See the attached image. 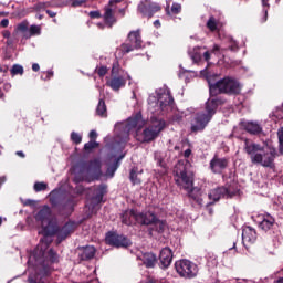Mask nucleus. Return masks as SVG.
<instances>
[{
	"label": "nucleus",
	"mask_w": 283,
	"mask_h": 283,
	"mask_svg": "<svg viewBox=\"0 0 283 283\" xmlns=\"http://www.w3.org/2000/svg\"><path fill=\"white\" fill-rule=\"evenodd\" d=\"M52 210L50 207L44 206L35 216V220L41 222L43 239L40 240L38 244L39 255L45 258V251H48V247L52 244V235L59 233V226L56 224V220L51 219Z\"/></svg>",
	"instance_id": "obj_1"
},
{
	"label": "nucleus",
	"mask_w": 283,
	"mask_h": 283,
	"mask_svg": "<svg viewBox=\"0 0 283 283\" xmlns=\"http://www.w3.org/2000/svg\"><path fill=\"white\" fill-rule=\"evenodd\" d=\"M244 151L250 156L252 165H261V167H273L277 151L275 149L264 150V147L260 144L244 140Z\"/></svg>",
	"instance_id": "obj_2"
},
{
	"label": "nucleus",
	"mask_w": 283,
	"mask_h": 283,
	"mask_svg": "<svg viewBox=\"0 0 283 283\" xmlns=\"http://www.w3.org/2000/svg\"><path fill=\"white\" fill-rule=\"evenodd\" d=\"M175 181L180 189L187 191L190 198H193V172L191 171V164L189 161H179L175 166Z\"/></svg>",
	"instance_id": "obj_3"
},
{
	"label": "nucleus",
	"mask_w": 283,
	"mask_h": 283,
	"mask_svg": "<svg viewBox=\"0 0 283 283\" xmlns=\"http://www.w3.org/2000/svg\"><path fill=\"white\" fill-rule=\"evenodd\" d=\"M218 109V99L211 98L206 102L205 112L197 113L191 123V132H202L213 118Z\"/></svg>",
	"instance_id": "obj_4"
},
{
	"label": "nucleus",
	"mask_w": 283,
	"mask_h": 283,
	"mask_svg": "<svg viewBox=\"0 0 283 283\" xmlns=\"http://www.w3.org/2000/svg\"><path fill=\"white\" fill-rule=\"evenodd\" d=\"M156 95L157 97L154 95L148 97L149 109L153 112H165L174 105V97L171 96L169 87L164 85L156 91Z\"/></svg>",
	"instance_id": "obj_5"
},
{
	"label": "nucleus",
	"mask_w": 283,
	"mask_h": 283,
	"mask_svg": "<svg viewBox=\"0 0 283 283\" xmlns=\"http://www.w3.org/2000/svg\"><path fill=\"white\" fill-rule=\"evenodd\" d=\"M209 90L212 96H218V94H240L242 85L235 78L223 77L214 84L209 82Z\"/></svg>",
	"instance_id": "obj_6"
},
{
	"label": "nucleus",
	"mask_w": 283,
	"mask_h": 283,
	"mask_svg": "<svg viewBox=\"0 0 283 283\" xmlns=\"http://www.w3.org/2000/svg\"><path fill=\"white\" fill-rule=\"evenodd\" d=\"M175 269L180 277H196L198 275V265L189 260H179L175 263Z\"/></svg>",
	"instance_id": "obj_7"
},
{
	"label": "nucleus",
	"mask_w": 283,
	"mask_h": 283,
	"mask_svg": "<svg viewBox=\"0 0 283 283\" xmlns=\"http://www.w3.org/2000/svg\"><path fill=\"white\" fill-rule=\"evenodd\" d=\"M163 129H165V120L156 119L155 122L151 123L150 126H148L143 132V136H144L143 142L151 143V140H156V138H158Z\"/></svg>",
	"instance_id": "obj_8"
},
{
	"label": "nucleus",
	"mask_w": 283,
	"mask_h": 283,
	"mask_svg": "<svg viewBox=\"0 0 283 283\" xmlns=\"http://www.w3.org/2000/svg\"><path fill=\"white\" fill-rule=\"evenodd\" d=\"M125 216H133L135 222H138V224H156L158 222V217L151 211H142L138 212L136 210H130V212L126 213Z\"/></svg>",
	"instance_id": "obj_9"
},
{
	"label": "nucleus",
	"mask_w": 283,
	"mask_h": 283,
	"mask_svg": "<svg viewBox=\"0 0 283 283\" xmlns=\"http://www.w3.org/2000/svg\"><path fill=\"white\" fill-rule=\"evenodd\" d=\"M128 41L129 43H124L120 45V51L124 52V54H129V52H134V50H137L138 48L143 46L140 31H130L128 33Z\"/></svg>",
	"instance_id": "obj_10"
},
{
	"label": "nucleus",
	"mask_w": 283,
	"mask_h": 283,
	"mask_svg": "<svg viewBox=\"0 0 283 283\" xmlns=\"http://www.w3.org/2000/svg\"><path fill=\"white\" fill-rule=\"evenodd\" d=\"M145 127V119H143V115L139 113L134 117H129L126 125H125V132L128 134L130 132H140Z\"/></svg>",
	"instance_id": "obj_11"
},
{
	"label": "nucleus",
	"mask_w": 283,
	"mask_h": 283,
	"mask_svg": "<svg viewBox=\"0 0 283 283\" xmlns=\"http://www.w3.org/2000/svg\"><path fill=\"white\" fill-rule=\"evenodd\" d=\"M160 10V6L149 1L145 0L139 3L138 11L143 17H148V19H151L154 17L155 12H158Z\"/></svg>",
	"instance_id": "obj_12"
},
{
	"label": "nucleus",
	"mask_w": 283,
	"mask_h": 283,
	"mask_svg": "<svg viewBox=\"0 0 283 283\" xmlns=\"http://www.w3.org/2000/svg\"><path fill=\"white\" fill-rule=\"evenodd\" d=\"M106 242L107 244H111L112 247H117V248H120V247L127 248L130 244L129 239L114 232L107 233Z\"/></svg>",
	"instance_id": "obj_13"
},
{
	"label": "nucleus",
	"mask_w": 283,
	"mask_h": 283,
	"mask_svg": "<svg viewBox=\"0 0 283 283\" xmlns=\"http://www.w3.org/2000/svg\"><path fill=\"white\" fill-rule=\"evenodd\" d=\"M229 166V159L220 158L214 156L210 161V169L213 174H222L223 169H227Z\"/></svg>",
	"instance_id": "obj_14"
},
{
	"label": "nucleus",
	"mask_w": 283,
	"mask_h": 283,
	"mask_svg": "<svg viewBox=\"0 0 283 283\" xmlns=\"http://www.w3.org/2000/svg\"><path fill=\"white\" fill-rule=\"evenodd\" d=\"M229 198V190L226 187H218L208 193L209 200H212V202H218L220 198Z\"/></svg>",
	"instance_id": "obj_15"
},
{
	"label": "nucleus",
	"mask_w": 283,
	"mask_h": 283,
	"mask_svg": "<svg viewBox=\"0 0 283 283\" xmlns=\"http://www.w3.org/2000/svg\"><path fill=\"white\" fill-rule=\"evenodd\" d=\"M241 127H243L248 134H252V136L262 134V125H260L258 122H242Z\"/></svg>",
	"instance_id": "obj_16"
},
{
	"label": "nucleus",
	"mask_w": 283,
	"mask_h": 283,
	"mask_svg": "<svg viewBox=\"0 0 283 283\" xmlns=\"http://www.w3.org/2000/svg\"><path fill=\"white\" fill-rule=\"evenodd\" d=\"M159 260H160V264L164 266V269H167V266H170L171 261L174 260V252H171V249L164 248L160 251Z\"/></svg>",
	"instance_id": "obj_17"
},
{
	"label": "nucleus",
	"mask_w": 283,
	"mask_h": 283,
	"mask_svg": "<svg viewBox=\"0 0 283 283\" xmlns=\"http://www.w3.org/2000/svg\"><path fill=\"white\" fill-rule=\"evenodd\" d=\"M127 81L123 76H115L111 78L106 85H108L109 88L114 90V92H118L120 87H125Z\"/></svg>",
	"instance_id": "obj_18"
},
{
	"label": "nucleus",
	"mask_w": 283,
	"mask_h": 283,
	"mask_svg": "<svg viewBox=\"0 0 283 283\" xmlns=\"http://www.w3.org/2000/svg\"><path fill=\"white\" fill-rule=\"evenodd\" d=\"M73 232H74V223L69 222L59 231L57 239L60 240V242H62V240H65V238H67V235H70V233H73Z\"/></svg>",
	"instance_id": "obj_19"
},
{
	"label": "nucleus",
	"mask_w": 283,
	"mask_h": 283,
	"mask_svg": "<svg viewBox=\"0 0 283 283\" xmlns=\"http://www.w3.org/2000/svg\"><path fill=\"white\" fill-rule=\"evenodd\" d=\"M242 238L245 242H255V240H258V233L255 232V229L247 227L242 231Z\"/></svg>",
	"instance_id": "obj_20"
},
{
	"label": "nucleus",
	"mask_w": 283,
	"mask_h": 283,
	"mask_svg": "<svg viewBox=\"0 0 283 283\" xmlns=\"http://www.w3.org/2000/svg\"><path fill=\"white\" fill-rule=\"evenodd\" d=\"M80 251H82L80 254L81 260H92L96 255V248L92 245L81 248Z\"/></svg>",
	"instance_id": "obj_21"
},
{
	"label": "nucleus",
	"mask_w": 283,
	"mask_h": 283,
	"mask_svg": "<svg viewBox=\"0 0 283 283\" xmlns=\"http://www.w3.org/2000/svg\"><path fill=\"white\" fill-rule=\"evenodd\" d=\"M273 224H275V219L271 214H265L263 220L260 222V228L263 231H271V229H273Z\"/></svg>",
	"instance_id": "obj_22"
},
{
	"label": "nucleus",
	"mask_w": 283,
	"mask_h": 283,
	"mask_svg": "<svg viewBox=\"0 0 283 283\" xmlns=\"http://www.w3.org/2000/svg\"><path fill=\"white\" fill-rule=\"evenodd\" d=\"M107 193V186L103 185L95 189V197L93 198L94 202H103V197Z\"/></svg>",
	"instance_id": "obj_23"
},
{
	"label": "nucleus",
	"mask_w": 283,
	"mask_h": 283,
	"mask_svg": "<svg viewBox=\"0 0 283 283\" xmlns=\"http://www.w3.org/2000/svg\"><path fill=\"white\" fill-rule=\"evenodd\" d=\"M143 263L148 269H151L156 265V255L154 253H145L142 256Z\"/></svg>",
	"instance_id": "obj_24"
},
{
	"label": "nucleus",
	"mask_w": 283,
	"mask_h": 283,
	"mask_svg": "<svg viewBox=\"0 0 283 283\" xmlns=\"http://www.w3.org/2000/svg\"><path fill=\"white\" fill-rule=\"evenodd\" d=\"M104 21L106 25H108V28H112V25L116 23V18L114 17V12L112 11V8H105Z\"/></svg>",
	"instance_id": "obj_25"
},
{
	"label": "nucleus",
	"mask_w": 283,
	"mask_h": 283,
	"mask_svg": "<svg viewBox=\"0 0 283 283\" xmlns=\"http://www.w3.org/2000/svg\"><path fill=\"white\" fill-rule=\"evenodd\" d=\"M180 12H182V6L178 2H174L170 9L169 6L166 7V14H168V17L180 14Z\"/></svg>",
	"instance_id": "obj_26"
},
{
	"label": "nucleus",
	"mask_w": 283,
	"mask_h": 283,
	"mask_svg": "<svg viewBox=\"0 0 283 283\" xmlns=\"http://www.w3.org/2000/svg\"><path fill=\"white\" fill-rule=\"evenodd\" d=\"M41 35V25L32 24L29 28V32L24 33L25 39H31V36H39Z\"/></svg>",
	"instance_id": "obj_27"
},
{
	"label": "nucleus",
	"mask_w": 283,
	"mask_h": 283,
	"mask_svg": "<svg viewBox=\"0 0 283 283\" xmlns=\"http://www.w3.org/2000/svg\"><path fill=\"white\" fill-rule=\"evenodd\" d=\"M97 116L102 118H107V105H105V101L99 99L97 108H96Z\"/></svg>",
	"instance_id": "obj_28"
},
{
	"label": "nucleus",
	"mask_w": 283,
	"mask_h": 283,
	"mask_svg": "<svg viewBox=\"0 0 283 283\" xmlns=\"http://www.w3.org/2000/svg\"><path fill=\"white\" fill-rule=\"evenodd\" d=\"M90 174H96V176H101V160L95 159L91 161L88 166Z\"/></svg>",
	"instance_id": "obj_29"
},
{
	"label": "nucleus",
	"mask_w": 283,
	"mask_h": 283,
	"mask_svg": "<svg viewBox=\"0 0 283 283\" xmlns=\"http://www.w3.org/2000/svg\"><path fill=\"white\" fill-rule=\"evenodd\" d=\"M189 55L193 63H200V61H202V53H200V48H195L189 52Z\"/></svg>",
	"instance_id": "obj_30"
},
{
	"label": "nucleus",
	"mask_w": 283,
	"mask_h": 283,
	"mask_svg": "<svg viewBox=\"0 0 283 283\" xmlns=\"http://www.w3.org/2000/svg\"><path fill=\"white\" fill-rule=\"evenodd\" d=\"M10 72H11V76H23L24 70L22 65L13 64Z\"/></svg>",
	"instance_id": "obj_31"
},
{
	"label": "nucleus",
	"mask_w": 283,
	"mask_h": 283,
	"mask_svg": "<svg viewBox=\"0 0 283 283\" xmlns=\"http://www.w3.org/2000/svg\"><path fill=\"white\" fill-rule=\"evenodd\" d=\"M207 28L210 32H216L218 30V20L213 15H211L207 22Z\"/></svg>",
	"instance_id": "obj_32"
},
{
	"label": "nucleus",
	"mask_w": 283,
	"mask_h": 283,
	"mask_svg": "<svg viewBox=\"0 0 283 283\" xmlns=\"http://www.w3.org/2000/svg\"><path fill=\"white\" fill-rule=\"evenodd\" d=\"M129 212H132V210L124 212V214L122 216L123 224L129 226V224H132V222H134V220H136V219H134V216H132V214L127 216V213H129Z\"/></svg>",
	"instance_id": "obj_33"
},
{
	"label": "nucleus",
	"mask_w": 283,
	"mask_h": 283,
	"mask_svg": "<svg viewBox=\"0 0 283 283\" xmlns=\"http://www.w3.org/2000/svg\"><path fill=\"white\" fill-rule=\"evenodd\" d=\"M116 169H118V161L109 166L106 170V176L108 178H114V174H116Z\"/></svg>",
	"instance_id": "obj_34"
},
{
	"label": "nucleus",
	"mask_w": 283,
	"mask_h": 283,
	"mask_svg": "<svg viewBox=\"0 0 283 283\" xmlns=\"http://www.w3.org/2000/svg\"><path fill=\"white\" fill-rule=\"evenodd\" d=\"M71 140L73 143H75V145H81V143L83 142V137L78 133L72 132L71 133Z\"/></svg>",
	"instance_id": "obj_35"
},
{
	"label": "nucleus",
	"mask_w": 283,
	"mask_h": 283,
	"mask_svg": "<svg viewBox=\"0 0 283 283\" xmlns=\"http://www.w3.org/2000/svg\"><path fill=\"white\" fill-rule=\"evenodd\" d=\"M130 180L133 185H140V179L138 178V172L136 171V169H133L130 171Z\"/></svg>",
	"instance_id": "obj_36"
},
{
	"label": "nucleus",
	"mask_w": 283,
	"mask_h": 283,
	"mask_svg": "<svg viewBox=\"0 0 283 283\" xmlns=\"http://www.w3.org/2000/svg\"><path fill=\"white\" fill-rule=\"evenodd\" d=\"M98 147V143L91 140L84 145L85 151H92V149H96Z\"/></svg>",
	"instance_id": "obj_37"
},
{
	"label": "nucleus",
	"mask_w": 283,
	"mask_h": 283,
	"mask_svg": "<svg viewBox=\"0 0 283 283\" xmlns=\"http://www.w3.org/2000/svg\"><path fill=\"white\" fill-rule=\"evenodd\" d=\"M48 189V184L45 182H35L34 184V191H45Z\"/></svg>",
	"instance_id": "obj_38"
},
{
	"label": "nucleus",
	"mask_w": 283,
	"mask_h": 283,
	"mask_svg": "<svg viewBox=\"0 0 283 283\" xmlns=\"http://www.w3.org/2000/svg\"><path fill=\"white\" fill-rule=\"evenodd\" d=\"M48 258L51 262H59V254H56V252H54V250H50L48 252Z\"/></svg>",
	"instance_id": "obj_39"
},
{
	"label": "nucleus",
	"mask_w": 283,
	"mask_h": 283,
	"mask_svg": "<svg viewBox=\"0 0 283 283\" xmlns=\"http://www.w3.org/2000/svg\"><path fill=\"white\" fill-rule=\"evenodd\" d=\"M17 30L19 32H23V34H28V32H29L28 31V23L22 22V23L18 24Z\"/></svg>",
	"instance_id": "obj_40"
},
{
	"label": "nucleus",
	"mask_w": 283,
	"mask_h": 283,
	"mask_svg": "<svg viewBox=\"0 0 283 283\" xmlns=\"http://www.w3.org/2000/svg\"><path fill=\"white\" fill-rule=\"evenodd\" d=\"M49 6H50V2H39V3L35 6V9H36V10H45Z\"/></svg>",
	"instance_id": "obj_41"
},
{
	"label": "nucleus",
	"mask_w": 283,
	"mask_h": 283,
	"mask_svg": "<svg viewBox=\"0 0 283 283\" xmlns=\"http://www.w3.org/2000/svg\"><path fill=\"white\" fill-rule=\"evenodd\" d=\"M97 74L98 76H105V74H107V66H101L97 69Z\"/></svg>",
	"instance_id": "obj_42"
},
{
	"label": "nucleus",
	"mask_w": 283,
	"mask_h": 283,
	"mask_svg": "<svg viewBox=\"0 0 283 283\" xmlns=\"http://www.w3.org/2000/svg\"><path fill=\"white\" fill-rule=\"evenodd\" d=\"M277 137H279V143L280 145L283 144V127H281L279 130H277Z\"/></svg>",
	"instance_id": "obj_43"
},
{
	"label": "nucleus",
	"mask_w": 283,
	"mask_h": 283,
	"mask_svg": "<svg viewBox=\"0 0 283 283\" xmlns=\"http://www.w3.org/2000/svg\"><path fill=\"white\" fill-rule=\"evenodd\" d=\"M8 25H10V20L8 19L1 20L0 28H8Z\"/></svg>",
	"instance_id": "obj_44"
},
{
	"label": "nucleus",
	"mask_w": 283,
	"mask_h": 283,
	"mask_svg": "<svg viewBox=\"0 0 283 283\" xmlns=\"http://www.w3.org/2000/svg\"><path fill=\"white\" fill-rule=\"evenodd\" d=\"M98 134L96 133V130H91L90 132V139L91 140H95V138H97Z\"/></svg>",
	"instance_id": "obj_45"
},
{
	"label": "nucleus",
	"mask_w": 283,
	"mask_h": 283,
	"mask_svg": "<svg viewBox=\"0 0 283 283\" xmlns=\"http://www.w3.org/2000/svg\"><path fill=\"white\" fill-rule=\"evenodd\" d=\"M2 36H3L4 39H10V36H11L10 31H8V30L2 31Z\"/></svg>",
	"instance_id": "obj_46"
},
{
	"label": "nucleus",
	"mask_w": 283,
	"mask_h": 283,
	"mask_svg": "<svg viewBox=\"0 0 283 283\" xmlns=\"http://www.w3.org/2000/svg\"><path fill=\"white\" fill-rule=\"evenodd\" d=\"M266 19H269V10H264V17L263 19L261 20V23H265Z\"/></svg>",
	"instance_id": "obj_47"
},
{
	"label": "nucleus",
	"mask_w": 283,
	"mask_h": 283,
	"mask_svg": "<svg viewBox=\"0 0 283 283\" xmlns=\"http://www.w3.org/2000/svg\"><path fill=\"white\" fill-rule=\"evenodd\" d=\"M203 57H205V61L209 62V60L211 59V53H209V51L205 52Z\"/></svg>",
	"instance_id": "obj_48"
},
{
	"label": "nucleus",
	"mask_w": 283,
	"mask_h": 283,
	"mask_svg": "<svg viewBox=\"0 0 283 283\" xmlns=\"http://www.w3.org/2000/svg\"><path fill=\"white\" fill-rule=\"evenodd\" d=\"M46 14H49V17H51V19H54V17H56V12H54L52 10H46Z\"/></svg>",
	"instance_id": "obj_49"
},
{
	"label": "nucleus",
	"mask_w": 283,
	"mask_h": 283,
	"mask_svg": "<svg viewBox=\"0 0 283 283\" xmlns=\"http://www.w3.org/2000/svg\"><path fill=\"white\" fill-rule=\"evenodd\" d=\"M32 70H33V72H39V70H41V66H39V64L34 63V64H32Z\"/></svg>",
	"instance_id": "obj_50"
},
{
	"label": "nucleus",
	"mask_w": 283,
	"mask_h": 283,
	"mask_svg": "<svg viewBox=\"0 0 283 283\" xmlns=\"http://www.w3.org/2000/svg\"><path fill=\"white\" fill-rule=\"evenodd\" d=\"M7 45H8V48H12V45H14V41L9 38V39L7 40Z\"/></svg>",
	"instance_id": "obj_51"
},
{
	"label": "nucleus",
	"mask_w": 283,
	"mask_h": 283,
	"mask_svg": "<svg viewBox=\"0 0 283 283\" xmlns=\"http://www.w3.org/2000/svg\"><path fill=\"white\" fill-rule=\"evenodd\" d=\"M184 156L185 158H189V156H191V149H186Z\"/></svg>",
	"instance_id": "obj_52"
},
{
	"label": "nucleus",
	"mask_w": 283,
	"mask_h": 283,
	"mask_svg": "<svg viewBox=\"0 0 283 283\" xmlns=\"http://www.w3.org/2000/svg\"><path fill=\"white\" fill-rule=\"evenodd\" d=\"M91 17L98 18L101 17V13L98 11H92Z\"/></svg>",
	"instance_id": "obj_53"
},
{
	"label": "nucleus",
	"mask_w": 283,
	"mask_h": 283,
	"mask_svg": "<svg viewBox=\"0 0 283 283\" xmlns=\"http://www.w3.org/2000/svg\"><path fill=\"white\" fill-rule=\"evenodd\" d=\"M0 72H3V74H8V66L0 65Z\"/></svg>",
	"instance_id": "obj_54"
},
{
	"label": "nucleus",
	"mask_w": 283,
	"mask_h": 283,
	"mask_svg": "<svg viewBox=\"0 0 283 283\" xmlns=\"http://www.w3.org/2000/svg\"><path fill=\"white\" fill-rule=\"evenodd\" d=\"M53 76H54V72H52V71L46 72V78L48 80H50Z\"/></svg>",
	"instance_id": "obj_55"
},
{
	"label": "nucleus",
	"mask_w": 283,
	"mask_h": 283,
	"mask_svg": "<svg viewBox=\"0 0 283 283\" xmlns=\"http://www.w3.org/2000/svg\"><path fill=\"white\" fill-rule=\"evenodd\" d=\"M15 154L17 156H20V158H25V154L21 150L17 151Z\"/></svg>",
	"instance_id": "obj_56"
},
{
	"label": "nucleus",
	"mask_w": 283,
	"mask_h": 283,
	"mask_svg": "<svg viewBox=\"0 0 283 283\" xmlns=\"http://www.w3.org/2000/svg\"><path fill=\"white\" fill-rule=\"evenodd\" d=\"M220 51V46L218 44H214L212 48V52H218Z\"/></svg>",
	"instance_id": "obj_57"
},
{
	"label": "nucleus",
	"mask_w": 283,
	"mask_h": 283,
	"mask_svg": "<svg viewBox=\"0 0 283 283\" xmlns=\"http://www.w3.org/2000/svg\"><path fill=\"white\" fill-rule=\"evenodd\" d=\"M218 265V259L214 256L213 259H212V264H211V266H217Z\"/></svg>",
	"instance_id": "obj_58"
},
{
	"label": "nucleus",
	"mask_w": 283,
	"mask_h": 283,
	"mask_svg": "<svg viewBox=\"0 0 283 283\" xmlns=\"http://www.w3.org/2000/svg\"><path fill=\"white\" fill-rule=\"evenodd\" d=\"M262 4L264 8H269V0H262Z\"/></svg>",
	"instance_id": "obj_59"
},
{
	"label": "nucleus",
	"mask_w": 283,
	"mask_h": 283,
	"mask_svg": "<svg viewBox=\"0 0 283 283\" xmlns=\"http://www.w3.org/2000/svg\"><path fill=\"white\" fill-rule=\"evenodd\" d=\"M120 1H123V0H111V1H109V6H112V3H114V2H115V3H120Z\"/></svg>",
	"instance_id": "obj_60"
},
{
	"label": "nucleus",
	"mask_w": 283,
	"mask_h": 283,
	"mask_svg": "<svg viewBox=\"0 0 283 283\" xmlns=\"http://www.w3.org/2000/svg\"><path fill=\"white\" fill-rule=\"evenodd\" d=\"M6 182V178L0 177V185H3Z\"/></svg>",
	"instance_id": "obj_61"
},
{
	"label": "nucleus",
	"mask_w": 283,
	"mask_h": 283,
	"mask_svg": "<svg viewBox=\"0 0 283 283\" xmlns=\"http://www.w3.org/2000/svg\"><path fill=\"white\" fill-rule=\"evenodd\" d=\"M280 153L283 154V144H280Z\"/></svg>",
	"instance_id": "obj_62"
},
{
	"label": "nucleus",
	"mask_w": 283,
	"mask_h": 283,
	"mask_svg": "<svg viewBox=\"0 0 283 283\" xmlns=\"http://www.w3.org/2000/svg\"><path fill=\"white\" fill-rule=\"evenodd\" d=\"M275 283H283V277H281L277 281H275Z\"/></svg>",
	"instance_id": "obj_63"
},
{
	"label": "nucleus",
	"mask_w": 283,
	"mask_h": 283,
	"mask_svg": "<svg viewBox=\"0 0 283 283\" xmlns=\"http://www.w3.org/2000/svg\"><path fill=\"white\" fill-rule=\"evenodd\" d=\"M73 6H81L80 2H73Z\"/></svg>",
	"instance_id": "obj_64"
}]
</instances>
